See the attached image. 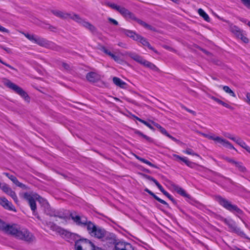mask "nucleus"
Returning a JSON list of instances; mask_svg holds the SVG:
<instances>
[{"label": "nucleus", "mask_w": 250, "mask_h": 250, "mask_svg": "<svg viewBox=\"0 0 250 250\" xmlns=\"http://www.w3.org/2000/svg\"><path fill=\"white\" fill-rule=\"evenodd\" d=\"M6 232L16 238L28 243L35 242L36 237L26 228L21 227L17 224H13L6 227Z\"/></svg>", "instance_id": "f257e3e1"}, {"label": "nucleus", "mask_w": 250, "mask_h": 250, "mask_svg": "<svg viewBox=\"0 0 250 250\" xmlns=\"http://www.w3.org/2000/svg\"><path fill=\"white\" fill-rule=\"evenodd\" d=\"M124 55L129 57L136 62L148 68H149L153 70L157 71L159 70V69L154 64L145 60L142 57L136 54V53L132 52H125Z\"/></svg>", "instance_id": "f03ea898"}, {"label": "nucleus", "mask_w": 250, "mask_h": 250, "mask_svg": "<svg viewBox=\"0 0 250 250\" xmlns=\"http://www.w3.org/2000/svg\"><path fill=\"white\" fill-rule=\"evenodd\" d=\"M215 199L220 205L223 206L226 209L234 213H237L238 215L242 214V210L236 205L232 204L231 202L228 200L223 198L220 196H216Z\"/></svg>", "instance_id": "7ed1b4c3"}, {"label": "nucleus", "mask_w": 250, "mask_h": 250, "mask_svg": "<svg viewBox=\"0 0 250 250\" xmlns=\"http://www.w3.org/2000/svg\"><path fill=\"white\" fill-rule=\"evenodd\" d=\"M87 230L91 236L102 240L107 231L104 229L96 226L91 221H89Z\"/></svg>", "instance_id": "20e7f679"}, {"label": "nucleus", "mask_w": 250, "mask_h": 250, "mask_svg": "<svg viewBox=\"0 0 250 250\" xmlns=\"http://www.w3.org/2000/svg\"><path fill=\"white\" fill-rule=\"evenodd\" d=\"M4 84L8 88L13 90L16 93L20 95L21 97L24 98L25 101L29 102L30 101V98L27 94L20 86L11 82L9 80H6Z\"/></svg>", "instance_id": "39448f33"}, {"label": "nucleus", "mask_w": 250, "mask_h": 250, "mask_svg": "<svg viewBox=\"0 0 250 250\" xmlns=\"http://www.w3.org/2000/svg\"><path fill=\"white\" fill-rule=\"evenodd\" d=\"M75 250H95V246L89 240L80 239L75 242Z\"/></svg>", "instance_id": "423d86ee"}, {"label": "nucleus", "mask_w": 250, "mask_h": 250, "mask_svg": "<svg viewBox=\"0 0 250 250\" xmlns=\"http://www.w3.org/2000/svg\"><path fill=\"white\" fill-rule=\"evenodd\" d=\"M37 194H34L32 192H25L23 194V198L28 201L31 210L34 212L36 209V204L34 198H37Z\"/></svg>", "instance_id": "0eeeda50"}, {"label": "nucleus", "mask_w": 250, "mask_h": 250, "mask_svg": "<svg viewBox=\"0 0 250 250\" xmlns=\"http://www.w3.org/2000/svg\"><path fill=\"white\" fill-rule=\"evenodd\" d=\"M70 216L71 219L77 225L82 226H86V228L87 229V225L89 223V221H87V218L85 217L80 216L76 215H73L72 214Z\"/></svg>", "instance_id": "6e6552de"}, {"label": "nucleus", "mask_w": 250, "mask_h": 250, "mask_svg": "<svg viewBox=\"0 0 250 250\" xmlns=\"http://www.w3.org/2000/svg\"><path fill=\"white\" fill-rule=\"evenodd\" d=\"M225 223L229 226L230 231L234 232L240 235L243 236L244 233L241 231L239 228H237L236 226L235 223L231 219L224 220Z\"/></svg>", "instance_id": "1a4fd4ad"}, {"label": "nucleus", "mask_w": 250, "mask_h": 250, "mask_svg": "<svg viewBox=\"0 0 250 250\" xmlns=\"http://www.w3.org/2000/svg\"><path fill=\"white\" fill-rule=\"evenodd\" d=\"M230 31L238 38L241 39L244 42H248L249 39L244 36V34L242 31L237 26L235 25L230 26Z\"/></svg>", "instance_id": "9d476101"}, {"label": "nucleus", "mask_w": 250, "mask_h": 250, "mask_svg": "<svg viewBox=\"0 0 250 250\" xmlns=\"http://www.w3.org/2000/svg\"><path fill=\"white\" fill-rule=\"evenodd\" d=\"M115 250H134V248L129 243L120 241L116 243Z\"/></svg>", "instance_id": "9b49d317"}, {"label": "nucleus", "mask_w": 250, "mask_h": 250, "mask_svg": "<svg viewBox=\"0 0 250 250\" xmlns=\"http://www.w3.org/2000/svg\"><path fill=\"white\" fill-rule=\"evenodd\" d=\"M0 205L6 209L16 211L14 206L5 197H0Z\"/></svg>", "instance_id": "f8f14e48"}, {"label": "nucleus", "mask_w": 250, "mask_h": 250, "mask_svg": "<svg viewBox=\"0 0 250 250\" xmlns=\"http://www.w3.org/2000/svg\"><path fill=\"white\" fill-rule=\"evenodd\" d=\"M1 189L3 192L11 196L16 203H18V198L15 192L10 187H9L8 185H3L1 187Z\"/></svg>", "instance_id": "ddd939ff"}, {"label": "nucleus", "mask_w": 250, "mask_h": 250, "mask_svg": "<svg viewBox=\"0 0 250 250\" xmlns=\"http://www.w3.org/2000/svg\"><path fill=\"white\" fill-rule=\"evenodd\" d=\"M102 240L106 241L109 244H115V245L116 243H117V242H116L115 235L108 231H106V234H104V237Z\"/></svg>", "instance_id": "4468645a"}, {"label": "nucleus", "mask_w": 250, "mask_h": 250, "mask_svg": "<svg viewBox=\"0 0 250 250\" xmlns=\"http://www.w3.org/2000/svg\"><path fill=\"white\" fill-rule=\"evenodd\" d=\"M86 78L89 82L92 83L96 82L101 79L100 75L94 72L88 73Z\"/></svg>", "instance_id": "2eb2a0df"}, {"label": "nucleus", "mask_w": 250, "mask_h": 250, "mask_svg": "<svg viewBox=\"0 0 250 250\" xmlns=\"http://www.w3.org/2000/svg\"><path fill=\"white\" fill-rule=\"evenodd\" d=\"M136 41L140 42L143 45L146 46L149 49L153 50L156 53H158L157 51L151 46L146 39L141 36L138 35L137 38H136Z\"/></svg>", "instance_id": "dca6fc26"}, {"label": "nucleus", "mask_w": 250, "mask_h": 250, "mask_svg": "<svg viewBox=\"0 0 250 250\" xmlns=\"http://www.w3.org/2000/svg\"><path fill=\"white\" fill-rule=\"evenodd\" d=\"M51 13L55 16L62 19H68L69 16H70V13L64 12L57 10H52Z\"/></svg>", "instance_id": "f3484780"}, {"label": "nucleus", "mask_w": 250, "mask_h": 250, "mask_svg": "<svg viewBox=\"0 0 250 250\" xmlns=\"http://www.w3.org/2000/svg\"><path fill=\"white\" fill-rule=\"evenodd\" d=\"M34 43L43 47H48L50 45V42L38 36L36 37Z\"/></svg>", "instance_id": "a211bd4d"}, {"label": "nucleus", "mask_w": 250, "mask_h": 250, "mask_svg": "<svg viewBox=\"0 0 250 250\" xmlns=\"http://www.w3.org/2000/svg\"><path fill=\"white\" fill-rule=\"evenodd\" d=\"M118 11L125 18H134V15L125 7L120 6Z\"/></svg>", "instance_id": "6ab92c4d"}, {"label": "nucleus", "mask_w": 250, "mask_h": 250, "mask_svg": "<svg viewBox=\"0 0 250 250\" xmlns=\"http://www.w3.org/2000/svg\"><path fill=\"white\" fill-rule=\"evenodd\" d=\"M171 186L173 189L181 196L189 198V195H188L186 193V191L180 187L175 184L171 185Z\"/></svg>", "instance_id": "aec40b11"}, {"label": "nucleus", "mask_w": 250, "mask_h": 250, "mask_svg": "<svg viewBox=\"0 0 250 250\" xmlns=\"http://www.w3.org/2000/svg\"><path fill=\"white\" fill-rule=\"evenodd\" d=\"M132 20L136 21L140 25H142L144 27H145L146 29H148L149 30H152V31H155V29L154 27H152L150 25H149L148 24L146 23L145 21H143L142 20L137 19L135 17V16L134 15V18L132 19Z\"/></svg>", "instance_id": "412c9836"}, {"label": "nucleus", "mask_w": 250, "mask_h": 250, "mask_svg": "<svg viewBox=\"0 0 250 250\" xmlns=\"http://www.w3.org/2000/svg\"><path fill=\"white\" fill-rule=\"evenodd\" d=\"M113 82L115 85L121 88H125L126 87V83L118 77H113Z\"/></svg>", "instance_id": "4be33fe9"}, {"label": "nucleus", "mask_w": 250, "mask_h": 250, "mask_svg": "<svg viewBox=\"0 0 250 250\" xmlns=\"http://www.w3.org/2000/svg\"><path fill=\"white\" fill-rule=\"evenodd\" d=\"M81 24L92 32L96 31V28L94 25L84 20Z\"/></svg>", "instance_id": "5701e85b"}, {"label": "nucleus", "mask_w": 250, "mask_h": 250, "mask_svg": "<svg viewBox=\"0 0 250 250\" xmlns=\"http://www.w3.org/2000/svg\"><path fill=\"white\" fill-rule=\"evenodd\" d=\"M145 191L147 192L148 193H149L152 196H153L157 201H158L160 203L168 207V204L166 201H165L164 200L159 198L158 196H157L156 195H155V194L154 193H153L152 191H151L148 188H146L145 189Z\"/></svg>", "instance_id": "b1692460"}, {"label": "nucleus", "mask_w": 250, "mask_h": 250, "mask_svg": "<svg viewBox=\"0 0 250 250\" xmlns=\"http://www.w3.org/2000/svg\"><path fill=\"white\" fill-rule=\"evenodd\" d=\"M70 16H69V19H71L76 22L81 24L83 20L78 15L74 13H70Z\"/></svg>", "instance_id": "393cba45"}, {"label": "nucleus", "mask_w": 250, "mask_h": 250, "mask_svg": "<svg viewBox=\"0 0 250 250\" xmlns=\"http://www.w3.org/2000/svg\"><path fill=\"white\" fill-rule=\"evenodd\" d=\"M123 33L126 35L127 36L129 37L130 38L133 39L134 40L136 41V38L139 35L136 34L135 32H133L131 30H123Z\"/></svg>", "instance_id": "a878e982"}, {"label": "nucleus", "mask_w": 250, "mask_h": 250, "mask_svg": "<svg viewBox=\"0 0 250 250\" xmlns=\"http://www.w3.org/2000/svg\"><path fill=\"white\" fill-rule=\"evenodd\" d=\"M198 13L199 15L202 17L204 20L208 22H209L210 21V18L208 15L201 8H199L198 10Z\"/></svg>", "instance_id": "bb28decb"}, {"label": "nucleus", "mask_w": 250, "mask_h": 250, "mask_svg": "<svg viewBox=\"0 0 250 250\" xmlns=\"http://www.w3.org/2000/svg\"><path fill=\"white\" fill-rule=\"evenodd\" d=\"M232 165H234L238 169V170L241 172L244 173L246 171L245 167L241 162L235 161L234 164Z\"/></svg>", "instance_id": "cd10ccee"}, {"label": "nucleus", "mask_w": 250, "mask_h": 250, "mask_svg": "<svg viewBox=\"0 0 250 250\" xmlns=\"http://www.w3.org/2000/svg\"><path fill=\"white\" fill-rule=\"evenodd\" d=\"M232 165H234L238 169V170L241 172L244 173L246 171L245 167L241 162L235 161L234 164Z\"/></svg>", "instance_id": "c85d7f7f"}, {"label": "nucleus", "mask_w": 250, "mask_h": 250, "mask_svg": "<svg viewBox=\"0 0 250 250\" xmlns=\"http://www.w3.org/2000/svg\"><path fill=\"white\" fill-rule=\"evenodd\" d=\"M213 141H214L215 142L218 143L219 144H221L224 146L225 145V143H226L227 140L225 139H224L223 138L220 137L219 136H215L214 135L213 138Z\"/></svg>", "instance_id": "c756f323"}, {"label": "nucleus", "mask_w": 250, "mask_h": 250, "mask_svg": "<svg viewBox=\"0 0 250 250\" xmlns=\"http://www.w3.org/2000/svg\"><path fill=\"white\" fill-rule=\"evenodd\" d=\"M146 177L149 180L153 181L156 186L158 187V188L160 189V190H162L164 188L163 187L158 183V182L155 180L153 177L150 176H146Z\"/></svg>", "instance_id": "7c9ffc66"}, {"label": "nucleus", "mask_w": 250, "mask_h": 250, "mask_svg": "<svg viewBox=\"0 0 250 250\" xmlns=\"http://www.w3.org/2000/svg\"><path fill=\"white\" fill-rule=\"evenodd\" d=\"M211 98L214 100L215 101H216L217 103H218V104H222L223 106L226 107H227L228 108H230V106L227 103L223 102L222 101L219 100V99L218 98H216L213 96H212L211 97Z\"/></svg>", "instance_id": "2f4dec72"}, {"label": "nucleus", "mask_w": 250, "mask_h": 250, "mask_svg": "<svg viewBox=\"0 0 250 250\" xmlns=\"http://www.w3.org/2000/svg\"><path fill=\"white\" fill-rule=\"evenodd\" d=\"M24 36L33 42H35L37 35L30 34L29 33H23Z\"/></svg>", "instance_id": "473e14b6"}, {"label": "nucleus", "mask_w": 250, "mask_h": 250, "mask_svg": "<svg viewBox=\"0 0 250 250\" xmlns=\"http://www.w3.org/2000/svg\"><path fill=\"white\" fill-rule=\"evenodd\" d=\"M223 90L227 93L229 94L230 96L235 97L236 95L235 93L231 90L230 88L228 86H223Z\"/></svg>", "instance_id": "72a5a7b5"}, {"label": "nucleus", "mask_w": 250, "mask_h": 250, "mask_svg": "<svg viewBox=\"0 0 250 250\" xmlns=\"http://www.w3.org/2000/svg\"><path fill=\"white\" fill-rule=\"evenodd\" d=\"M183 152L184 153H186V154H188V155H193V156H198V157L199 156V155L198 154H197L196 153L194 152V151L192 149H191L190 148H188L185 150H184Z\"/></svg>", "instance_id": "f704fd0d"}, {"label": "nucleus", "mask_w": 250, "mask_h": 250, "mask_svg": "<svg viewBox=\"0 0 250 250\" xmlns=\"http://www.w3.org/2000/svg\"><path fill=\"white\" fill-rule=\"evenodd\" d=\"M181 161L184 162L187 166H188L189 167H192L193 165H194V163L192 162L189 161L186 157H182Z\"/></svg>", "instance_id": "c9c22d12"}, {"label": "nucleus", "mask_w": 250, "mask_h": 250, "mask_svg": "<svg viewBox=\"0 0 250 250\" xmlns=\"http://www.w3.org/2000/svg\"><path fill=\"white\" fill-rule=\"evenodd\" d=\"M135 133L139 135V136L142 137L143 138H144V139H145L146 140H147L148 142H152V141L151 138H150V137L144 134L143 133H142V132H141L139 131H136L135 132Z\"/></svg>", "instance_id": "e433bc0d"}, {"label": "nucleus", "mask_w": 250, "mask_h": 250, "mask_svg": "<svg viewBox=\"0 0 250 250\" xmlns=\"http://www.w3.org/2000/svg\"><path fill=\"white\" fill-rule=\"evenodd\" d=\"M135 133L139 135V136L142 137L143 138H144V139H145L146 140H147L148 142H152V141L151 138H150V137L144 134L143 133H142V132H141L139 131H136L135 132Z\"/></svg>", "instance_id": "4c0bfd02"}, {"label": "nucleus", "mask_w": 250, "mask_h": 250, "mask_svg": "<svg viewBox=\"0 0 250 250\" xmlns=\"http://www.w3.org/2000/svg\"><path fill=\"white\" fill-rule=\"evenodd\" d=\"M50 228L53 230L58 231L60 233L62 232V234L63 233V232L64 231L63 229H62L61 228H58L57 226L53 224H50Z\"/></svg>", "instance_id": "58836bf2"}, {"label": "nucleus", "mask_w": 250, "mask_h": 250, "mask_svg": "<svg viewBox=\"0 0 250 250\" xmlns=\"http://www.w3.org/2000/svg\"><path fill=\"white\" fill-rule=\"evenodd\" d=\"M17 186L22 188V189H26L27 187L25 185L20 182L17 179L14 182H13Z\"/></svg>", "instance_id": "ea45409f"}, {"label": "nucleus", "mask_w": 250, "mask_h": 250, "mask_svg": "<svg viewBox=\"0 0 250 250\" xmlns=\"http://www.w3.org/2000/svg\"><path fill=\"white\" fill-rule=\"evenodd\" d=\"M105 5L110 7V8L113 9H115L116 10H117L118 11L119 8V7L120 6H118L114 3H110V2H106L105 3Z\"/></svg>", "instance_id": "a19ab883"}, {"label": "nucleus", "mask_w": 250, "mask_h": 250, "mask_svg": "<svg viewBox=\"0 0 250 250\" xmlns=\"http://www.w3.org/2000/svg\"><path fill=\"white\" fill-rule=\"evenodd\" d=\"M199 134H201V135H202L203 136H204V137L205 138H207L208 139H210V140H213V138H214V134H205V133H202L201 132H199V131H198L197 132Z\"/></svg>", "instance_id": "79ce46f5"}, {"label": "nucleus", "mask_w": 250, "mask_h": 250, "mask_svg": "<svg viewBox=\"0 0 250 250\" xmlns=\"http://www.w3.org/2000/svg\"><path fill=\"white\" fill-rule=\"evenodd\" d=\"M51 216H54L55 217H58L61 219H65L66 218V216L63 213H60L59 212H55L53 214L50 215Z\"/></svg>", "instance_id": "37998d69"}, {"label": "nucleus", "mask_w": 250, "mask_h": 250, "mask_svg": "<svg viewBox=\"0 0 250 250\" xmlns=\"http://www.w3.org/2000/svg\"><path fill=\"white\" fill-rule=\"evenodd\" d=\"M237 143L239 144L240 146H241L242 147L246 148L248 151H250V150L246 147L247 145L246 144L242 141L240 138L238 141H237Z\"/></svg>", "instance_id": "c03bdc74"}, {"label": "nucleus", "mask_w": 250, "mask_h": 250, "mask_svg": "<svg viewBox=\"0 0 250 250\" xmlns=\"http://www.w3.org/2000/svg\"><path fill=\"white\" fill-rule=\"evenodd\" d=\"M141 162L145 163V164H146L147 165H148V166H150L151 167H154V168H157V166H156L155 165H154V164H152L151 162H150L149 161H148V160L145 159H143V160H141Z\"/></svg>", "instance_id": "a18cd8bd"}, {"label": "nucleus", "mask_w": 250, "mask_h": 250, "mask_svg": "<svg viewBox=\"0 0 250 250\" xmlns=\"http://www.w3.org/2000/svg\"><path fill=\"white\" fill-rule=\"evenodd\" d=\"M4 175H5L6 177H7L9 179H10L13 182H14L17 178L13 175H11L8 173H4Z\"/></svg>", "instance_id": "49530a36"}, {"label": "nucleus", "mask_w": 250, "mask_h": 250, "mask_svg": "<svg viewBox=\"0 0 250 250\" xmlns=\"http://www.w3.org/2000/svg\"><path fill=\"white\" fill-rule=\"evenodd\" d=\"M45 29H49L51 31L55 32L56 30V28L52 25L50 24H46L44 27Z\"/></svg>", "instance_id": "de8ad7c7"}, {"label": "nucleus", "mask_w": 250, "mask_h": 250, "mask_svg": "<svg viewBox=\"0 0 250 250\" xmlns=\"http://www.w3.org/2000/svg\"><path fill=\"white\" fill-rule=\"evenodd\" d=\"M225 136L226 137L233 140V141L235 142L236 143H237V141H238V140H239V138H235L234 137H233L230 134H228L226 135Z\"/></svg>", "instance_id": "09e8293b"}, {"label": "nucleus", "mask_w": 250, "mask_h": 250, "mask_svg": "<svg viewBox=\"0 0 250 250\" xmlns=\"http://www.w3.org/2000/svg\"><path fill=\"white\" fill-rule=\"evenodd\" d=\"M223 159L232 165L235 162V160L228 157H224Z\"/></svg>", "instance_id": "8fccbe9b"}, {"label": "nucleus", "mask_w": 250, "mask_h": 250, "mask_svg": "<svg viewBox=\"0 0 250 250\" xmlns=\"http://www.w3.org/2000/svg\"><path fill=\"white\" fill-rule=\"evenodd\" d=\"M9 225L4 224L3 222H2V221H1L0 220V229H2L5 232H6V230H5V228H6V226H9Z\"/></svg>", "instance_id": "3c124183"}, {"label": "nucleus", "mask_w": 250, "mask_h": 250, "mask_svg": "<svg viewBox=\"0 0 250 250\" xmlns=\"http://www.w3.org/2000/svg\"><path fill=\"white\" fill-rule=\"evenodd\" d=\"M225 145L224 146L226 147H228V148H229L230 149H235V148L227 140L226 141V143H225Z\"/></svg>", "instance_id": "603ef678"}, {"label": "nucleus", "mask_w": 250, "mask_h": 250, "mask_svg": "<svg viewBox=\"0 0 250 250\" xmlns=\"http://www.w3.org/2000/svg\"><path fill=\"white\" fill-rule=\"evenodd\" d=\"M160 132L163 134L164 135L167 136V137L168 136V135L169 134L167 131V130L164 128L162 126L161 127V128L160 129Z\"/></svg>", "instance_id": "864d4df0"}, {"label": "nucleus", "mask_w": 250, "mask_h": 250, "mask_svg": "<svg viewBox=\"0 0 250 250\" xmlns=\"http://www.w3.org/2000/svg\"><path fill=\"white\" fill-rule=\"evenodd\" d=\"M111 57L116 62H119L121 61L120 58L118 56L115 55L114 54L112 55Z\"/></svg>", "instance_id": "5fc2aeb1"}, {"label": "nucleus", "mask_w": 250, "mask_h": 250, "mask_svg": "<svg viewBox=\"0 0 250 250\" xmlns=\"http://www.w3.org/2000/svg\"><path fill=\"white\" fill-rule=\"evenodd\" d=\"M241 1L248 8L250 7V0H241Z\"/></svg>", "instance_id": "6e6d98bb"}, {"label": "nucleus", "mask_w": 250, "mask_h": 250, "mask_svg": "<svg viewBox=\"0 0 250 250\" xmlns=\"http://www.w3.org/2000/svg\"><path fill=\"white\" fill-rule=\"evenodd\" d=\"M108 20L110 22H111L112 23H113V24H114L115 25H117L118 24V21L116 20H115L111 18H109L108 19Z\"/></svg>", "instance_id": "4d7b16f0"}, {"label": "nucleus", "mask_w": 250, "mask_h": 250, "mask_svg": "<svg viewBox=\"0 0 250 250\" xmlns=\"http://www.w3.org/2000/svg\"><path fill=\"white\" fill-rule=\"evenodd\" d=\"M103 51L106 54L109 55V56L111 57L112 55L113 54L110 51H108L107 49H106L104 47L103 48Z\"/></svg>", "instance_id": "13d9d810"}, {"label": "nucleus", "mask_w": 250, "mask_h": 250, "mask_svg": "<svg viewBox=\"0 0 250 250\" xmlns=\"http://www.w3.org/2000/svg\"><path fill=\"white\" fill-rule=\"evenodd\" d=\"M62 66L65 69V70H69L70 69V66L68 64L62 62Z\"/></svg>", "instance_id": "bf43d9fd"}, {"label": "nucleus", "mask_w": 250, "mask_h": 250, "mask_svg": "<svg viewBox=\"0 0 250 250\" xmlns=\"http://www.w3.org/2000/svg\"><path fill=\"white\" fill-rule=\"evenodd\" d=\"M166 196L174 204H176V201L174 199V198L170 195L168 192L167 194L166 195Z\"/></svg>", "instance_id": "052dcab7"}, {"label": "nucleus", "mask_w": 250, "mask_h": 250, "mask_svg": "<svg viewBox=\"0 0 250 250\" xmlns=\"http://www.w3.org/2000/svg\"><path fill=\"white\" fill-rule=\"evenodd\" d=\"M0 31L1 32H5L7 33H9V31L8 29L2 26L0 27Z\"/></svg>", "instance_id": "680f3d73"}, {"label": "nucleus", "mask_w": 250, "mask_h": 250, "mask_svg": "<svg viewBox=\"0 0 250 250\" xmlns=\"http://www.w3.org/2000/svg\"><path fill=\"white\" fill-rule=\"evenodd\" d=\"M169 138L171 139L172 140H173V141L176 142V143H179L180 141L179 140H177L176 138H175V137H173V136H172L171 135H170V134H169L167 136Z\"/></svg>", "instance_id": "e2e57ef3"}, {"label": "nucleus", "mask_w": 250, "mask_h": 250, "mask_svg": "<svg viewBox=\"0 0 250 250\" xmlns=\"http://www.w3.org/2000/svg\"><path fill=\"white\" fill-rule=\"evenodd\" d=\"M151 122L155 126H156L159 130L161 128V127H162L159 124H157L156 123H155V122H154L153 121H151Z\"/></svg>", "instance_id": "0e129e2a"}, {"label": "nucleus", "mask_w": 250, "mask_h": 250, "mask_svg": "<svg viewBox=\"0 0 250 250\" xmlns=\"http://www.w3.org/2000/svg\"><path fill=\"white\" fill-rule=\"evenodd\" d=\"M184 108L188 112L192 114L193 115H196V112L192 110H190L189 109H188V108L187 107H184Z\"/></svg>", "instance_id": "69168bd1"}, {"label": "nucleus", "mask_w": 250, "mask_h": 250, "mask_svg": "<svg viewBox=\"0 0 250 250\" xmlns=\"http://www.w3.org/2000/svg\"><path fill=\"white\" fill-rule=\"evenodd\" d=\"M146 125L147 126V127H148L150 129H151L152 130H154V128H153V127L149 123L147 122L146 123Z\"/></svg>", "instance_id": "338daca9"}, {"label": "nucleus", "mask_w": 250, "mask_h": 250, "mask_svg": "<svg viewBox=\"0 0 250 250\" xmlns=\"http://www.w3.org/2000/svg\"><path fill=\"white\" fill-rule=\"evenodd\" d=\"M118 45L119 46H121V47H124V48H126V44L123 43V42H119L118 44Z\"/></svg>", "instance_id": "774afa93"}]
</instances>
